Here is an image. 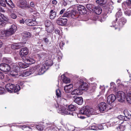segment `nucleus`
<instances>
[{
	"mask_svg": "<svg viewBox=\"0 0 131 131\" xmlns=\"http://www.w3.org/2000/svg\"><path fill=\"white\" fill-rule=\"evenodd\" d=\"M91 128L93 130H96L97 129V126L95 125H92L91 126Z\"/></svg>",
	"mask_w": 131,
	"mask_h": 131,
	"instance_id": "nucleus-55",
	"label": "nucleus"
},
{
	"mask_svg": "<svg viewBox=\"0 0 131 131\" xmlns=\"http://www.w3.org/2000/svg\"><path fill=\"white\" fill-rule=\"evenodd\" d=\"M78 9L80 14H84L86 13V8L83 6H80L79 7Z\"/></svg>",
	"mask_w": 131,
	"mask_h": 131,
	"instance_id": "nucleus-25",
	"label": "nucleus"
},
{
	"mask_svg": "<svg viewBox=\"0 0 131 131\" xmlns=\"http://www.w3.org/2000/svg\"><path fill=\"white\" fill-rule=\"evenodd\" d=\"M3 62L4 63H10L11 62V61L10 58L4 57L3 59Z\"/></svg>",
	"mask_w": 131,
	"mask_h": 131,
	"instance_id": "nucleus-36",
	"label": "nucleus"
},
{
	"mask_svg": "<svg viewBox=\"0 0 131 131\" xmlns=\"http://www.w3.org/2000/svg\"><path fill=\"white\" fill-rule=\"evenodd\" d=\"M73 98L74 99L73 100L74 102L79 105H81L82 104L83 101V99L81 97H76L74 96L73 97Z\"/></svg>",
	"mask_w": 131,
	"mask_h": 131,
	"instance_id": "nucleus-16",
	"label": "nucleus"
},
{
	"mask_svg": "<svg viewBox=\"0 0 131 131\" xmlns=\"http://www.w3.org/2000/svg\"><path fill=\"white\" fill-rule=\"evenodd\" d=\"M126 22V19L123 17L121 18L119 20L118 22L116 24L115 22L113 21L112 23V25L110 26L112 27L113 26L115 28V29H117L119 30L120 29L122 28Z\"/></svg>",
	"mask_w": 131,
	"mask_h": 131,
	"instance_id": "nucleus-4",
	"label": "nucleus"
},
{
	"mask_svg": "<svg viewBox=\"0 0 131 131\" xmlns=\"http://www.w3.org/2000/svg\"><path fill=\"white\" fill-rule=\"evenodd\" d=\"M0 20H4L7 21L8 20L7 18L4 16V15L0 13Z\"/></svg>",
	"mask_w": 131,
	"mask_h": 131,
	"instance_id": "nucleus-41",
	"label": "nucleus"
},
{
	"mask_svg": "<svg viewBox=\"0 0 131 131\" xmlns=\"http://www.w3.org/2000/svg\"><path fill=\"white\" fill-rule=\"evenodd\" d=\"M83 82H84L82 80L80 79L78 80L76 84V85L77 86H79L80 88V85L83 84Z\"/></svg>",
	"mask_w": 131,
	"mask_h": 131,
	"instance_id": "nucleus-39",
	"label": "nucleus"
},
{
	"mask_svg": "<svg viewBox=\"0 0 131 131\" xmlns=\"http://www.w3.org/2000/svg\"><path fill=\"white\" fill-rule=\"evenodd\" d=\"M19 7L23 9H27L30 8V6L27 3L25 0H20Z\"/></svg>",
	"mask_w": 131,
	"mask_h": 131,
	"instance_id": "nucleus-7",
	"label": "nucleus"
},
{
	"mask_svg": "<svg viewBox=\"0 0 131 131\" xmlns=\"http://www.w3.org/2000/svg\"><path fill=\"white\" fill-rule=\"evenodd\" d=\"M30 5L31 7H33L34 6V5L33 2H31L30 3Z\"/></svg>",
	"mask_w": 131,
	"mask_h": 131,
	"instance_id": "nucleus-62",
	"label": "nucleus"
},
{
	"mask_svg": "<svg viewBox=\"0 0 131 131\" xmlns=\"http://www.w3.org/2000/svg\"><path fill=\"white\" fill-rule=\"evenodd\" d=\"M10 69V66L5 63H2L0 64V70L4 72L9 71Z\"/></svg>",
	"mask_w": 131,
	"mask_h": 131,
	"instance_id": "nucleus-10",
	"label": "nucleus"
},
{
	"mask_svg": "<svg viewBox=\"0 0 131 131\" xmlns=\"http://www.w3.org/2000/svg\"><path fill=\"white\" fill-rule=\"evenodd\" d=\"M31 72L30 71L28 72H24L23 74L20 75V76L22 77H26L27 76L30 75L31 74Z\"/></svg>",
	"mask_w": 131,
	"mask_h": 131,
	"instance_id": "nucleus-35",
	"label": "nucleus"
},
{
	"mask_svg": "<svg viewBox=\"0 0 131 131\" xmlns=\"http://www.w3.org/2000/svg\"><path fill=\"white\" fill-rule=\"evenodd\" d=\"M116 95V97L113 94H110L108 96L107 101L109 104L114 102L116 99L121 102H123L125 99L126 95L125 93L123 92L122 91L118 92Z\"/></svg>",
	"mask_w": 131,
	"mask_h": 131,
	"instance_id": "nucleus-2",
	"label": "nucleus"
},
{
	"mask_svg": "<svg viewBox=\"0 0 131 131\" xmlns=\"http://www.w3.org/2000/svg\"><path fill=\"white\" fill-rule=\"evenodd\" d=\"M73 86L72 84H70L66 85L64 87V90L66 93H69L73 88Z\"/></svg>",
	"mask_w": 131,
	"mask_h": 131,
	"instance_id": "nucleus-21",
	"label": "nucleus"
},
{
	"mask_svg": "<svg viewBox=\"0 0 131 131\" xmlns=\"http://www.w3.org/2000/svg\"><path fill=\"white\" fill-rule=\"evenodd\" d=\"M11 17L13 19H16L17 17V16L15 14L12 13L11 15Z\"/></svg>",
	"mask_w": 131,
	"mask_h": 131,
	"instance_id": "nucleus-56",
	"label": "nucleus"
},
{
	"mask_svg": "<svg viewBox=\"0 0 131 131\" xmlns=\"http://www.w3.org/2000/svg\"><path fill=\"white\" fill-rule=\"evenodd\" d=\"M15 85L14 84L8 83L5 86L6 90L9 93H12L14 91Z\"/></svg>",
	"mask_w": 131,
	"mask_h": 131,
	"instance_id": "nucleus-11",
	"label": "nucleus"
},
{
	"mask_svg": "<svg viewBox=\"0 0 131 131\" xmlns=\"http://www.w3.org/2000/svg\"><path fill=\"white\" fill-rule=\"evenodd\" d=\"M68 1H64L63 3V4L64 6H66L67 5V2Z\"/></svg>",
	"mask_w": 131,
	"mask_h": 131,
	"instance_id": "nucleus-64",
	"label": "nucleus"
},
{
	"mask_svg": "<svg viewBox=\"0 0 131 131\" xmlns=\"http://www.w3.org/2000/svg\"><path fill=\"white\" fill-rule=\"evenodd\" d=\"M43 39L46 43H48L49 41V39L47 38H44Z\"/></svg>",
	"mask_w": 131,
	"mask_h": 131,
	"instance_id": "nucleus-57",
	"label": "nucleus"
},
{
	"mask_svg": "<svg viewBox=\"0 0 131 131\" xmlns=\"http://www.w3.org/2000/svg\"><path fill=\"white\" fill-rule=\"evenodd\" d=\"M2 20L0 21V27H4L6 24L5 22H4Z\"/></svg>",
	"mask_w": 131,
	"mask_h": 131,
	"instance_id": "nucleus-51",
	"label": "nucleus"
},
{
	"mask_svg": "<svg viewBox=\"0 0 131 131\" xmlns=\"http://www.w3.org/2000/svg\"><path fill=\"white\" fill-rule=\"evenodd\" d=\"M47 69L48 68L46 67L45 65H42L38 70V74L40 75L43 74Z\"/></svg>",
	"mask_w": 131,
	"mask_h": 131,
	"instance_id": "nucleus-19",
	"label": "nucleus"
},
{
	"mask_svg": "<svg viewBox=\"0 0 131 131\" xmlns=\"http://www.w3.org/2000/svg\"><path fill=\"white\" fill-rule=\"evenodd\" d=\"M95 6L91 4H88L86 5V7L89 10L92 9L93 10Z\"/></svg>",
	"mask_w": 131,
	"mask_h": 131,
	"instance_id": "nucleus-34",
	"label": "nucleus"
},
{
	"mask_svg": "<svg viewBox=\"0 0 131 131\" xmlns=\"http://www.w3.org/2000/svg\"><path fill=\"white\" fill-rule=\"evenodd\" d=\"M24 21L23 19H22L21 20H20V23H24Z\"/></svg>",
	"mask_w": 131,
	"mask_h": 131,
	"instance_id": "nucleus-63",
	"label": "nucleus"
},
{
	"mask_svg": "<svg viewBox=\"0 0 131 131\" xmlns=\"http://www.w3.org/2000/svg\"><path fill=\"white\" fill-rule=\"evenodd\" d=\"M17 27L14 25H12L11 27L9 29L2 32L3 36H8L13 35Z\"/></svg>",
	"mask_w": 131,
	"mask_h": 131,
	"instance_id": "nucleus-6",
	"label": "nucleus"
},
{
	"mask_svg": "<svg viewBox=\"0 0 131 131\" xmlns=\"http://www.w3.org/2000/svg\"><path fill=\"white\" fill-rule=\"evenodd\" d=\"M57 3V1L56 0H53L52 1V4L56 5Z\"/></svg>",
	"mask_w": 131,
	"mask_h": 131,
	"instance_id": "nucleus-60",
	"label": "nucleus"
},
{
	"mask_svg": "<svg viewBox=\"0 0 131 131\" xmlns=\"http://www.w3.org/2000/svg\"><path fill=\"white\" fill-rule=\"evenodd\" d=\"M111 87L112 89L114 91H116V85L115 83L113 82H111L110 83Z\"/></svg>",
	"mask_w": 131,
	"mask_h": 131,
	"instance_id": "nucleus-42",
	"label": "nucleus"
},
{
	"mask_svg": "<svg viewBox=\"0 0 131 131\" xmlns=\"http://www.w3.org/2000/svg\"><path fill=\"white\" fill-rule=\"evenodd\" d=\"M56 94L58 97H60L61 96V94L60 90L59 89H57L56 91Z\"/></svg>",
	"mask_w": 131,
	"mask_h": 131,
	"instance_id": "nucleus-47",
	"label": "nucleus"
},
{
	"mask_svg": "<svg viewBox=\"0 0 131 131\" xmlns=\"http://www.w3.org/2000/svg\"><path fill=\"white\" fill-rule=\"evenodd\" d=\"M122 15V12L121 11V9H120L118 12L116 14V17H121Z\"/></svg>",
	"mask_w": 131,
	"mask_h": 131,
	"instance_id": "nucleus-40",
	"label": "nucleus"
},
{
	"mask_svg": "<svg viewBox=\"0 0 131 131\" xmlns=\"http://www.w3.org/2000/svg\"><path fill=\"white\" fill-rule=\"evenodd\" d=\"M30 34L28 32L25 31L21 34V35L23 38H26L30 36Z\"/></svg>",
	"mask_w": 131,
	"mask_h": 131,
	"instance_id": "nucleus-30",
	"label": "nucleus"
},
{
	"mask_svg": "<svg viewBox=\"0 0 131 131\" xmlns=\"http://www.w3.org/2000/svg\"><path fill=\"white\" fill-rule=\"evenodd\" d=\"M67 19L66 18H59L57 21V23L59 25L63 26L66 24Z\"/></svg>",
	"mask_w": 131,
	"mask_h": 131,
	"instance_id": "nucleus-12",
	"label": "nucleus"
},
{
	"mask_svg": "<svg viewBox=\"0 0 131 131\" xmlns=\"http://www.w3.org/2000/svg\"><path fill=\"white\" fill-rule=\"evenodd\" d=\"M99 111L101 112H105L108 110L106 104L104 102L100 103L99 105Z\"/></svg>",
	"mask_w": 131,
	"mask_h": 131,
	"instance_id": "nucleus-9",
	"label": "nucleus"
},
{
	"mask_svg": "<svg viewBox=\"0 0 131 131\" xmlns=\"http://www.w3.org/2000/svg\"><path fill=\"white\" fill-rule=\"evenodd\" d=\"M93 109L88 106H86L81 108L79 112L80 114L86 115L89 117L90 115L94 114Z\"/></svg>",
	"mask_w": 131,
	"mask_h": 131,
	"instance_id": "nucleus-5",
	"label": "nucleus"
},
{
	"mask_svg": "<svg viewBox=\"0 0 131 131\" xmlns=\"http://www.w3.org/2000/svg\"><path fill=\"white\" fill-rule=\"evenodd\" d=\"M25 23L28 26H35L36 25L37 23V22L34 20H31L29 19H27L25 21Z\"/></svg>",
	"mask_w": 131,
	"mask_h": 131,
	"instance_id": "nucleus-14",
	"label": "nucleus"
},
{
	"mask_svg": "<svg viewBox=\"0 0 131 131\" xmlns=\"http://www.w3.org/2000/svg\"><path fill=\"white\" fill-rule=\"evenodd\" d=\"M95 91V89H92L88 91L89 93H92L94 92Z\"/></svg>",
	"mask_w": 131,
	"mask_h": 131,
	"instance_id": "nucleus-58",
	"label": "nucleus"
},
{
	"mask_svg": "<svg viewBox=\"0 0 131 131\" xmlns=\"http://www.w3.org/2000/svg\"><path fill=\"white\" fill-rule=\"evenodd\" d=\"M6 3L8 5L10 6H14V4L11 0Z\"/></svg>",
	"mask_w": 131,
	"mask_h": 131,
	"instance_id": "nucleus-53",
	"label": "nucleus"
},
{
	"mask_svg": "<svg viewBox=\"0 0 131 131\" xmlns=\"http://www.w3.org/2000/svg\"><path fill=\"white\" fill-rule=\"evenodd\" d=\"M96 2L97 4L101 5L105 4L106 2V0H97L96 1Z\"/></svg>",
	"mask_w": 131,
	"mask_h": 131,
	"instance_id": "nucleus-38",
	"label": "nucleus"
},
{
	"mask_svg": "<svg viewBox=\"0 0 131 131\" xmlns=\"http://www.w3.org/2000/svg\"><path fill=\"white\" fill-rule=\"evenodd\" d=\"M65 9H62L60 11V14H62L64 12L65 10Z\"/></svg>",
	"mask_w": 131,
	"mask_h": 131,
	"instance_id": "nucleus-61",
	"label": "nucleus"
},
{
	"mask_svg": "<svg viewBox=\"0 0 131 131\" xmlns=\"http://www.w3.org/2000/svg\"><path fill=\"white\" fill-rule=\"evenodd\" d=\"M4 74L3 73L0 71V85H2L3 84V83L1 80L4 79Z\"/></svg>",
	"mask_w": 131,
	"mask_h": 131,
	"instance_id": "nucleus-37",
	"label": "nucleus"
},
{
	"mask_svg": "<svg viewBox=\"0 0 131 131\" xmlns=\"http://www.w3.org/2000/svg\"><path fill=\"white\" fill-rule=\"evenodd\" d=\"M56 12L54 10H51L49 13L50 19H54L56 17Z\"/></svg>",
	"mask_w": 131,
	"mask_h": 131,
	"instance_id": "nucleus-22",
	"label": "nucleus"
},
{
	"mask_svg": "<svg viewBox=\"0 0 131 131\" xmlns=\"http://www.w3.org/2000/svg\"><path fill=\"white\" fill-rule=\"evenodd\" d=\"M23 46V43L22 42L15 43L13 44L11 46V48L13 49H17Z\"/></svg>",
	"mask_w": 131,
	"mask_h": 131,
	"instance_id": "nucleus-18",
	"label": "nucleus"
},
{
	"mask_svg": "<svg viewBox=\"0 0 131 131\" xmlns=\"http://www.w3.org/2000/svg\"><path fill=\"white\" fill-rule=\"evenodd\" d=\"M113 120V122L111 123L112 125H116L120 123V120L117 118H114Z\"/></svg>",
	"mask_w": 131,
	"mask_h": 131,
	"instance_id": "nucleus-29",
	"label": "nucleus"
},
{
	"mask_svg": "<svg viewBox=\"0 0 131 131\" xmlns=\"http://www.w3.org/2000/svg\"><path fill=\"white\" fill-rule=\"evenodd\" d=\"M6 92L5 88L3 87L0 86V94H2L5 93Z\"/></svg>",
	"mask_w": 131,
	"mask_h": 131,
	"instance_id": "nucleus-44",
	"label": "nucleus"
},
{
	"mask_svg": "<svg viewBox=\"0 0 131 131\" xmlns=\"http://www.w3.org/2000/svg\"><path fill=\"white\" fill-rule=\"evenodd\" d=\"M123 9L124 11V13L126 16H130L131 15V11L130 9L126 8L128 7L129 8H131V1L130 0H128L126 2H124L122 4Z\"/></svg>",
	"mask_w": 131,
	"mask_h": 131,
	"instance_id": "nucleus-3",
	"label": "nucleus"
},
{
	"mask_svg": "<svg viewBox=\"0 0 131 131\" xmlns=\"http://www.w3.org/2000/svg\"><path fill=\"white\" fill-rule=\"evenodd\" d=\"M46 54L44 52H42L39 54H38L37 55L38 57H39V59L43 57V56L45 57V56H46Z\"/></svg>",
	"mask_w": 131,
	"mask_h": 131,
	"instance_id": "nucleus-48",
	"label": "nucleus"
},
{
	"mask_svg": "<svg viewBox=\"0 0 131 131\" xmlns=\"http://www.w3.org/2000/svg\"><path fill=\"white\" fill-rule=\"evenodd\" d=\"M36 128L38 130L41 131L43 130L44 128L43 126L41 125H38L36 126Z\"/></svg>",
	"mask_w": 131,
	"mask_h": 131,
	"instance_id": "nucleus-49",
	"label": "nucleus"
},
{
	"mask_svg": "<svg viewBox=\"0 0 131 131\" xmlns=\"http://www.w3.org/2000/svg\"><path fill=\"white\" fill-rule=\"evenodd\" d=\"M61 77L62 78H63V81L64 83H68L70 82V79L65 76L64 75H62Z\"/></svg>",
	"mask_w": 131,
	"mask_h": 131,
	"instance_id": "nucleus-26",
	"label": "nucleus"
},
{
	"mask_svg": "<svg viewBox=\"0 0 131 131\" xmlns=\"http://www.w3.org/2000/svg\"><path fill=\"white\" fill-rule=\"evenodd\" d=\"M117 118H118L119 120H125L126 121L127 120L129 119V118L128 117L126 116V115L125 116H124L120 115L118 116Z\"/></svg>",
	"mask_w": 131,
	"mask_h": 131,
	"instance_id": "nucleus-27",
	"label": "nucleus"
},
{
	"mask_svg": "<svg viewBox=\"0 0 131 131\" xmlns=\"http://www.w3.org/2000/svg\"><path fill=\"white\" fill-rule=\"evenodd\" d=\"M20 89V87L18 85H16L15 86L14 89V92L15 93L19 91Z\"/></svg>",
	"mask_w": 131,
	"mask_h": 131,
	"instance_id": "nucleus-43",
	"label": "nucleus"
},
{
	"mask_svg": "<svg viewBox=\"0 0 131 131\" xmlns=\"http://www.w3.org/2000/svg\"><path fill=\"white\" fill-rule=\"evenodd\" d=\"M13 70L15 71L18 72L19 69V67L16 66H14L13 67Z\"/></svg>",
	"mask_w": 131,
	"mask_h": 131,
	"instance_id": "nucleus-52",
	"label": "nucleus"
},
{
	"mask_svg": "<svg viewBox=\"0 0 131 131\" xmlns=\"http://www.w3.org/2000/svg\"><path fill=\"white\" fill-rule=\"evenodd\" d=\"M63 17H68L70 18H75L78 17L77 16L76 13L73 11H69L64 13L63 16Z\"/></svg>",
	"mask_w": 131,
	"mask_h": 131,
	"instance_id": "nucleus-8",
	"label": "nucleus"
},
{
	"mask_svg": "<svg viewBox=\"0 0 131 131\" xmlns=\"http://www.w3.org/2000/svg\"><path fill=\"white\" fill-rule=\"evenodd\" d=\"M28 52L27 48L26 47L22 48L21 49L19 52L20 55L22 57V58H24L25 55H27Z\"/></svg>",
	"mask_w": 131,
	"mask_h": 131,
	"instance_id": "nucleus-17",
	"label": "nucleus"
},
{
	"mask_svg": "<svg viewBox=\"0 0 131 131\" xmlns=\"http://www.w3.org/2000/svg\"><path fill=\"white\" fill-rule=\"evenodd\" d=\"M88 84L85 82H84L82 85H80V88L82 91H86L88 89Z\"/></svg>",
	"mask_w": 131,
	"mask_h": 131,
	"instance_id": "nucleus-23",
	"label": "nucleus"
},
{
	"mask_svg": "<svg viewBox=\"0 0 131 131\" xmlns=\"http://www.w3.org/2000/svg\"><path fill=\"white\" fill-rule=\"evenodd\" d=\"M52 124L48 122V123H47V126L49 125V127L50 130H53V129H54L55 128V126L53 127V126L51 125Z\"/></svg>",
	"mask_w": 131,
	"mask_h": 131,
	"instance_id": "nucleus-50",
	"label": "nucleus"
},
{
	"mask_svg": "<svg viewBox=\"0 0 131 131\" xmlns=\"http://www.w3.org/2000/svg\"><path fill=\"white\" fill-rule=\"evenodd\" d=\"M54 32L56 34L59 35L60 31L59 30L55 29L54 30Z\"/></svg>",
	"mask_w": 131,
	"mask_h": 131,
	"instance_id": "nucleus-59",
	"label": "nucleus"
},
{
	"mask_svg": "<svg viewBox=\"0 0 131 131\" xmlns=\"http://www.w3.org/2000/svg\"><path fill=\"white\" fill-rule=\"evenodd\" d=\"M82 93V90L79 88L74 90L71 92L72 95H80Z\"/></svg>",
	"mask_w": 131,
	"mask_h": 131,
	"instance_id": "nucleus-20",
	"label": "nucleus"
},
{
	"mask_svg": "<svg viewBox=\"0 0 131 131\" xmlns=\"http://www.w3.org/2000/svg\"><path fill=\"white\" fill-rule=\"evenodd\" d=\"M45 25L47 28L51 26V23L50 21L49 20H47L45 21Z\"/></svg>",
	"mask_w": 131,
	"mask_h": 131,
	"instance_id": "nucleus-45",
	"label": "nucleus"
},
{
	"mask_svg": "<svg viewBox=\"0 0 131 131\" xmlns=\"http://www.w3.org/2000/svg\"><path fill=\"white\" fill-rule=\"evenodd\" d=\"M56 108L58 107L57 111L58 113L62 115H65L70 114L72 116L75 114L73 112V111H75L76 108L73 105H70L68 106V109H66L65 107L62 105H59L57 103L55 105Z\"/></svg>",
	"mask_w": 131,
	"mask_h": 131,
	"instance_id": "nucleus-1",
	"label": "nucleus"
},
{
	"mask_svg": "<svg viewBox=\"0 0 131 131\" xmlns=\"http://www.w3.org/2000/svg\"><path fill=\"white\" fill-rule=\"evenodd\" d=\"M93 10L96 14L98 15L100 14L102 12V8L99 6H95Z\"/></svg>",
	"mask_w": 131,
	"mask_h": 131,
	"instance_id": "nucleus-24",
	"label": "nucleus"
},
{
	"mask_svg": "<svg viewBox=\"0 0 131 131\" xmlns=\"http://www.w3.org/2000/svg\"><path fill=\"white\" fill-rule=\"evenodd\" d=\"M100 89L102 90V91L100 92V93L101 94H102L105 91V88L104 86H101L100 87Z\"/></svg>",
	"mask_w": 131,
	"mask_h": 131,
	"instance_id": "nucleus-54",
	"label": "nucleus"
},
{
	"mask_svg": "<svg viewBox=\"0 0 131 131\" xmlns=\"http://www.w3.org/2000/svg\"><path fill=\"white\" fill-rule=\"evenodd\" d=\"M18 74V72L15 71L14 70L10 71V75L13 77H16Z\"/></svg>",
	"mask_w": 131,
	"mask_h": 131,
	"instance_id": "nucleus-32",
	"label": "nucleus"
},
{
	"mask_svg": "<svg viewBox=\"0 0 131 131\" xmlns=\"http://www.w3.org/2000/svg\"><path fill=\"white\" fill-rule=\"evenodd\" d=\"M23 59L24 60L25 63L28 65L29 64H31L35 62L34 59L29 57H24L23 58Z\"/></svg>",
	"mask_w": 131,
	"mask_h": 131,
	"instance_id": "nucleus-15",
	"label": "nucleus"
},
{
	"mask_svg": "<svg viewBox=\"0 0 131 131\" xmlns=\"http://www.w3.org/2000/svg\"><path fill=\"white\" fill-rule=\"evenodd\" d=\"M126 99L128 103H131V92L128 93Z\"/></svg>",
	"mask_w": 131,
	"mask_h": 131,
	"instance_id": "nucleus-28",
	"label": "nucleus"
},
{
	"mask_svg": "<svg viewBox=\"0 0 131 131\" xmlns=\"http://www.w3.org/2000/svg\"><path fill=\"white\" fill-rule=\"evenodd\" d=\"M128 123L126 122L123 121L119 124V126L117 127L118 130L119 129L121 131H124L126 128Z\"/></svg>",
	"mask_w": 131,
	"mask_h": 131,
	"instance_id": "nucleus-13",
	"label": "nucleus"
},
{
	"mask_svg": "<svg viewBox=\"0 0 131 131\" xmlns=\"http://www.w3.org/2000/svg\"><path fill=\"white\" fill-rule=\"evenodd\" d=\"M24 63H22L21 62H19V67L23 68H25L27 67L28 66V65L27 64Z\"/></svg>",
	"mask_w": 131,
	"mask_h": 131,
	"instance_id": "nucleus-33",
	"label": "nucleus"
},
{
	"mask_svg": "<svg viewBox=\"0 0 131 131\" xmlns=\"http://www.w3.org/2000/svg\"><path fill=\"white\" fill-rule=\"evenodd\" d=\"M52 64L53 62L51 60H49L46 62L45 64H43V65H45V67H47L48 68V66H52Z\"/></svg>",
	"mask_w": 131,
	"mask_h": 131,
	"instance_id": "nucleus-31",
	"label": "nucleus"
},
{
	"mask_svg": "<svg viewBox=\"0 0 131 131\" xmlns=\"http://www.w3.org/2000/svg\"><path fill=\"white\" fill-rule=\"evenodd\" d=\"M46 30L48 32L50 33L53 31V29L52 28V27L51 26L49 27H47L46 28Z\"/></svg>",
	"mask_w": 131,
	"mask_h": 131,
	"instance_id": "nucleus-46",
	"label": "nucleus"
}]
</instances>
